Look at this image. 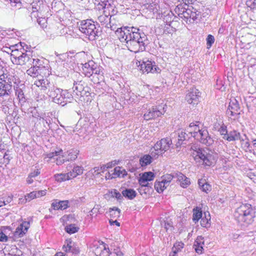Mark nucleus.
Masks as SVG:
<instances>
[{
  "mask_svg": "<svg viewBox=\"0 0 256 256\" xmlns=\"http://www.w3.org/2000/svg\"><path fill=\"white\" fill-rule=\"evenodd\" d=\"M116 34L128 49L135 53L144 52L148 44L147 36L139 28L131 27L118 28Z\"/></svg>",
  "mask_w": 256,
  "mask_h": 256,
  "instance_id": "f257e3e1",
  "label": "nucleus"
},
{
  "mask_svg": "<svg viewBox=\"0 0 256 256\" xmlns=\"http://www.w3.org/2000/svg\"><path fill=\"white\" fill-rule=\"evenodd\" d=\"M255 212L252 205L249 204H242L234 212L235 220L241 225L247 226L254 221Z\"/></svg>",
  "mask_w": 256,
  "mask_h": 256,
  "instance_id": "f03ea898",
  "label": "nucleus"
},
{
  "mask_svg": "<svg viewBox=\"0 0 256 256\" xmlns=\"http://www.w3.org/2000/svg\"><path fill=\"white\" fill-rule=\"evenodd\" d=\"M46 94L52 102L62 106L70 102L73 99L72 95L67 90H64L54 86L46 92Z\"/></svg>",
  "mask_w": 256,
  "mask_h": 256,
  "instance_id": "7ed1b4c3",
  "label": "nucleus"
},
{
  "mask_svg": "<svg viewBox=\"0 0 256 256\" xmlns=\"http://www.w3.org/2000/svg\"><path fill=\"white\" fill-rule=\"evenodd\" d=\"M12 62L14 64L20 66H27L32 64V56L30 51L26 50L24 48H21L20 50H14L12 51Z\"/></svg>",
  "mask_w": 256,
  "mask_h": 256,
  "instance_id": "20e7f679",
  "label": "nucleus"
},
{
  "mask_svg": "<svg viewBox=\"0 0 256 256\" xmlns=\"http://www.w3.org/2000/svg\"><path fill=\"white\" fill-rule=\"evenodd\" d=\"M18 82V77L8 74L0 78V96H10L12 92V86Z\"/></svg>",
  "mask_w": 256,
  "mask_h": 256,
  "instance_id": "39448f33",
  "label": "nucleus"
},
{
  "mask_svg": "<svg viewBox=\"0 0 256 256\" xmlns=\"http://www.w3.org/2000/svg\"><path fill=\"white\" fill-rule=\"evenodd\" d=\"M190 151L195 160H202L206 166H210L214 164V156L210 153L208 149L204 150L197 146H193L191 147Z\"/></svg>",
  "mask_w": 256,
  "mask_h": 256,
  "instance_id": "423d86ee",
  "label": "nucleus"
},
{
  "mask_svg": "<svg viewBox=\"0 0 256 256\" xmlns=\"http://www.w3.org/2000/svg\"><path fill=\"white\" fill-rule=\"evenodd\" d=\"M80 30L90 40H94L98 36V30L95 23L91 20H82L79 26Z\"/></svg>",
  "mask_w": 256,
  "mask_h": 256,
  "instance_id": "0eeeda50",
  "label": "nucleus"
},
{
  "mask_svg": "<svg viewBox=\"0 0 256 256\" xmlns=\"http://www.w3.org/2000/svg\"><path fill=\"white\" fill-rule=\"evenodd\" d=\"M165 112L164 106H152L144 114V118L145 120H148L161 116Z\"/></svg>",
  "mask_w": 256,
  "mask_h": 256,
  "instance_id": "6e6552de",
  "label": "nucleus"
},
{
  "mask_svg": "<svg viewBox=\"0 0 256 256\" xmlns=\"http://www.w3.org/2000/svg\"><path fill=\"white\" fill-rule=\"evenodd\" d=\"M240 107L237 100L234 98L230 100L229 106L226 110L228 116L238 118L240 114Z\"/></svg>",
  "mask_w": 256,
  "mask_h": 256,
  "instance_id": "1a4fd4ad",
  "label": "nucleus"
},
{
  "mask_svg": "<svg viewBox=\"0 0 256 256\" xmlns=\"http://www.w3.org/2000/svg\"><path fill=\"white\" fill-rule=\"evenodd\" d=\"M200 96V92L196 88H192L186 94V100L190 104H198Z\"/></svg>",
  "mask_w": 256,
  "mask_h": 256,
  "instance_id": "9d476101",
  "label": "nucleus"
},
{
  "mask_svg": "<svg viewBox=\"0 0 256 256\" xmlns=\"http://www.w3.org/2000/svg\"><path fill=\"white\" fill-rule=\"evenodd\" d=\"M195 139L208 146L212 145L214 142L213 138L210 136L208 130L205 129L201 130Z\"/></svg>",
  "mask_w": 256,
  "mask_h": 256,
  "instance_id": "9b49d317",
  "label": "nucleus"
},
{
  "mask_svg": "<svg viewBox=\"0 0 256 256\" xmlns=\"http://www.w3.org/2000/svg\"><path fill=\"white\" fill-rule=\"evenodd\" d=\"M30 222L24 221L21 223L18 227L16 228L15 232L14 233V236L16 238H20L24 236L28 232L30 228Z\"/></svg>",
  "mask_w": 256,
  "mask_h": 256,
  "instance_id": "f8f14e48",
  "label": "nucleus"
},
{
  "mask_svg": "<svg viewBox=\"0 0 256 256\" xmlns=\"http://www.w3.org/2000/svg\"><path fill=\"white\" fill-rule=\"evenodd\" d=\"M172 144V140L170 138H162L154 144V148L160 150L163 153L168 150Z\"/></svg>",
  "mask_w": 256,
  "mask_h": 256,
  "instance_id": "ddd939ff",
  "label": "nucleus"
},
{
  "mask_svg": "<svg viewBox=\"0 0 256 256\" xmlns=\"http://www.w3.org/2000/svg\"><path fill=\"white\" fill-rule=\"evenodd\" d=\"M12 88L15 90L16 96H17L19 101L24 102L26 100V98L23 90V89L24 88V84H20V80L18 78V82L16 84H14L12 86Z\"/></svg>",
  "mask_w": 256,
  "mask_h": 256,
  "instance_id": "4468645a",
  "label": "nucleus"
},
{
  "mask_svg": "<svg viewBox=\"0 0 256 256\" xmlns=\"http://www.w3.org/2000/svg\"><path fill=\"white\" fill-rule=\"evenodd\" d=\"M34 84L40 88V90H43L46 94L48 90H50L52 89V86H54L48 80L44 78L36 80L34 82Z\"/></svg>",
  "mask_w": 256,
  "mask_h": 256,
  "instance_id": "2eb2a0df",
  "label": "nucleus"
},
{
  "mask_svg": "<svg viewBox=\"0 0 256 256\" xmlns=\"http://www.w3.org/2000/svg\"><path fill=\"white\" fill-rule=\"evenodd\" d=\"M96 66V64L93 60H89L88 62L82 64V73L85 76L90 78L93 76L94 68Z\"/></svg>",
  "mask_w": 256,
  "mask_h": 256,
  "instance_id": "dca6fc26",
  "label": "nucleus"
},
{
  "mask_svg": "<svg viewBox=\"0 0 256 256\" xmlns=\"http://www.w3.org/2000/svg\"><path fill=\"white\" fill-rule=\"evenodd\" d=\"M198 122H196V123H191L190 124L188 128L186 130V132L188 133V134L193 136L194 138H196L198 134L201 132V130L202 128L200 129L198 124Z\"/></svg>",
  "mask_w": 256,
  "mask_h": 256,
  "instance_id": "f3484780",
  "label": "nucleus"
},
{
  "mask_svg": "<svg viewBox=\"0 0 256 256\" xmlns=\"http://www.w3.org/2000/svg\"><path fill=\"white\" fill-rule=\"evenodd\" d=\"M174 136H177L178 142L176 145L177 147L180 146L182 144L183 142L188 140L190 138V134H187L185 131L180 130L177 133L174 134Z\"/></svg>",
  "mask_w": 256,
  "mask_h": 256,
  "instance_id": "a211bd4d",
  "label": "nucleus"
},
{
  "mask_svg": "<svg viewBox=\"0 0 256 256\" xmlns=\"http://www.w3.org/2000/svg\"><path fill=\"white\" fill-rule=\"evenodd\" d=\"M79 150L76 149H71L62 154L63 158H66V161L74 160L78 157Z\"/></svg>",
  "mask_w": 256,
  "mask_h": 256,
  "instance_id": "6ab92c4d",
  "label": "nucleus"
},
{
  "mask_svg": "<svg viewBox=\"0 0 256 256\" xmlns=\"http://www.w3.org/2000/svg\"><path fill=\"white\" fill-rule=\"evenodd\" d=\"M223 138L229 142L235 141L240 139V134L238 132L233 130L228 133V134L224 136Z\"/></svg>",
  "mask_w": 256,
  "mask_h": 256,
  "instance_id": "aec40b11",
  "label": "nucleus"
},
{
  "mask_svg": "<svg viewBox=\"0 0 256 256\" xmlns=\"http://www.w3.org/2000/svg\"><path fill=\"white\" fill-rule=\"evenodd\" d=\"M10 232H11V228L9 226H4L0 229V242H6L8 240Z\"/></svg>",
  "mask_w": 256,
  "mask_h": 256,
  "instance_id": "412c9836",
  "label": "nucleus"
},
{
  "mask_svg": "<svg viewBox=\"0 0 256 256\" xmlns=\"http://www.w3.org/2000/svg\"><path fill=\"white\" fill-rule=\"evenodd\" d=\"M140 69L143 73H148L150 72H152L154 71L152 62L150 60L143 62L140 64Z\"/></svg>",
  "mask_w": 256,
  "mask_h": 256,
  "instance_id": "4be33fe9",
  "label": "nucleus"
},
{
  "mask_svg": "<svg viewBox=\"0 0 256 256\" xmlns=\"http://www.w3.org/2000/svg\"><path fill=\"white\" fill-rule=\"evenodd\" d=\"M113 174L114 175L115 178H124L127 175L126 171L122 167L116 166L113 170Z\"/></svg>",
  "mask_w": 256,
  "mask_h": 256,
  "instance_id": "5701e85b",
  "label": "nucleus"
},
{
  "mask_svg": "<svg viewBox=\"0 0 256 256\" xmlns=\"http://www.w3.org/2000/svg\"><path fill=\"white\" fill-rule=\"evenodd\" d=\"M84 82L80 80V81H74V86L73 89L74 91H76V94L77 95H80V94H82V92L84 90Z\"/></svg>",
  "mask_w": 256,
  "mask_h": 256,
  "instance_id": "b1692460",
  "label": "nucleus"
},
{
  "mask_svg": "<svg viewBox=\"0 0 256 256\" xmlns=\"http://www.w3.org/2000/svg\"><path fill=\"white\" fill-rule=\"evenodd\" d=\"M122 196L129 200L134 199L136 195V191L132 189L126 188L122 192Z\"/></svg>",
  "mask_w": 256,
  "mask_h": 256,
  "instance_id": "393cba45",
  "label": "nucleus"
},
{
  "mask_svg": "<svg viewBox=\"0 0 256 256\" xmlns=\"http://www.w3.org/2000/svg\"><path fill=\"white\" fill-rule=\"evenodd\" d=\"M168 186L162 178L161 181H156L154 184L155 189L159 193L162 192Z\"/></svg>",
  "mask_w": 256,
  "mask_h": 256,
  "instance_id": "a878e982",
  "label": "nucleus"
},
{
  "mask_svg": "<svg viewBox=\"0 0 256 256\" xmlns=\"http://www.w3.org/2000/svg\"><path fill=\"white\" fill-rule=\"evenodd\" d=\"M202 213L201 209L196 207L193 210L192 220L196 223L202 218Z\"/></svg>",
  "mask_w": 256,
  "mask_h": 256,
  "instance_id": "bb28decb",
  "label": "nucleus"
},
{
  "mask_svg": "<svg viewBox=\"0 0 256 256\" xmlns=\"http://www.w3.org/2000/svg\"><path fill=\"white\" fill-rule=\"evenodd\" d=\"M191 12H190V17L189 23H193L198 20V16L200 14V12L198 11L196 8H194L191 6Z\"/></svg>",
  "mask_w": 256,
  "mask_h": 256,
  "instance_id": "cd10ccee",
  "label": "nucleus"
},
{
  "mask_svg": "<svg viewBox=\"0 0 256 256\" xmlns=\"http://www.w3.org/2000/svg\"><path fill=\"white\" fill-rule=\"evenodd\" d=\"M108 212L110 218H117L120 216V210L116 207L110 208Z\"/></svg>",
  "mask_w": 256,
  "mask_h": 256,
  "instance_id": "c85d7f7f",
  "label": "nucleus"
},
{
  "mask_svg": "<svg viewBox=\"0 0 256 256\" xmlns=\"http://www.w3.org/2000/svg\"><path fill=\"white\" fill-rule=\"evenodd\" d=\"M188 5L189 4H187L186 6V8L180 18L184 19L186 23H188L190 17V12H191V6Z\"/></svg>",
  "mask_w": 256,
  "mask_h": 256,
  "instance_id": "c756f323",
  "label": "nucleus"
},
{
  "mask_svg": "<svg viewBox=\"0 0 256 256\" xmlns=\"http://www.w3.org/2000/svg\"><path fill=\"white\" fill-rule=\"evenodd\" d=\"M152 158L151 156L146 154L140 158V163L142 166H147L151 163Z\"/></svg>",
  "mask_w": 256,
  "mask_h": 256,
  "instance_id": "7c9ffc66",
  "label": "nucleus"
},
{
  "mask_svg": "<svg viewBox=\"0 0 256 256\" xmlns=\"http://www.w3.org/2000/svg\"><path fill=\"white\" fill-rule=\"evenodd\" d=\"M40 70L39 68L31 66V67L26 70V74L31 76L36 77L40 74Z\"/></svg>",
  "mask_w": 256,
  "mask_h": 256,
  "instance_id": "2f4dec72",
  "label": "nucleus"
},
{
  "mask_svg": "<svg viewBox=\"0 0 256 256\" xmlns=\"http://www.w3.org/2000/svg\"><path fill=\"white\" fill-rule=\"evenodd\" d=\"M28 112L33 118L38 119L41 117L42 113L40 112L36 107H31L28 110Z\"/></svg>",
  "mask_w": 256,
  "mask_h": 256,
  "instance_id": "473e14b6",
  "label": "nucleus"
},
{
  "mask_svg": "<svg viewBox=\"0 0 256 256\" xmlns=\"http://www.w3.org/2000/svg\"><path fill=\"white\" fill-rule=\"evenodd\" d=\"M140 178L144 180L150 182L154 180V174L151 172H145L142 174V176Z\"/></svg>",
  "mask_w": 256,
  "mask_h": 256,
  "instance_id": "72a5a7b5",
  "label": "nucleus"
},
{
  "mask_svg": "<svg viewBox=\"0 0 256 256\" xmlns=\"http://www.w3.org/2000/svg\"><path fill=\"white\" fill-rule=\"evenodd\" d=\"M101 248H103V250L100 252H99L97 250L96 252V254L98 256H109L108 248H106V246L103 244H102Z\"/></svg>",
  "mask_w": 256,
  "mask_h": 256,
  "instance_id": "f704fd0d",
  "label": "nucleus"
},
{
  "mask_svg": "<svg viewBox=\"0 0 256 256\" xmlns=\"http://www.w3.org/2000/svg\"><path fill=\"white\" fill-rule=\"evenodd\" d=\"M186 7V6H184V4H180L176 7L174 9L175 12L178 16L180 18H181L184 10H185Z\"/></svg>",
  "mask_w": 256,
  "mask_h": 256,
  "instance_id": "c9c22d12",
  "label": "nucleus"
},
{
  "mask_svg": "<svg viewBox=\"0 0 256 256\" xmlns=\"http://www.w3.org/2000/svg\"><path fill=\"white\" fill-rule=\"evenodd\" d=\"M44 62L42 60H41L38 58H35L32 57V64H29L30 66H32L34 67H37V68H39L40 70H41V66H42Z\"/></svg>",
  "mask_w": 256,
  "mask_h": 256,
  "instance_id": "e433bc0d",
  "label": "nucleus"
},
{
  "mask_svg": "<svg viewBox=\"0 0 256 256\" xmlns=\"http://www.w3.org/2000/svg\"><path fill=\"white\" fill-rule=\"evenodd\" d=\"M55 179L56 181L62 182L66 180H68V175L67 174H58L54 175Z\"/></svg>",
  "mask_w": 256,
  "mask_h": 256,
  "instance_id": "4c0bfd02",
  "label": "nucleus"
},
{
  "mask_svg": "<svg viewBox=\"0 0 256 256\" xmlns=\"http://www.w3.org/2000/svg\"><path fill=\"white\" fill-rule=\"evenodd\" d=\"M79 228L75 226L74 224H70L67 226L66 228V231L70 234H74L77 232Z\"/></svg>",
  "mask_w": 256,
  "mask_h": 256,
  "instance_id": "58836bf2",
  "label": "nucleus"
},
{
  "mask_svg": "<svg viewBox=\"0 0 256 256\" xmlns=\"http://www.w3.org/2000/svg\"><path fill=\"white\" fill-rule=\"evenodd\" d=\"M204 218H202L200 220V225L202 227H207L208 224H210L209 222L210 220V214H208V216L207 217L206 212H204Z\"/></svg>",
  "mask_w": 256,
  "mask_h": 256,
  "instance_id": "ea45409f",
  "label": "nucleus"
},
{
  "mask_svg": "<svg viewBox=\"0 0 256 256\" xmlns=\"http://www.w3.org/2000/svg\"><path fill=\"white\" fill-rule=\"evenodd\" d=\"M162 178L164 180V182H165L166 184L168 186L170 184V182L173 178H174V173L172 174H167L164 176Z\"/></svg>",
  "mask_w": 256,
  "mask_h": 256,
  "instance_id": "a19ab883",
  "label": "nucleus"
},
{
  "mask_svg": "<svg viewBox=\"0 0 256 256\" xmlns=\"http://www.w3.org/2000/svg\"><path fill=\"white\" fill-rule=\"evenodd\" d=\"M106 169V167L105 165L103 164L100 166H96L92 170V173L94 174H98L100 172H104Z\"/></svg>",
  "mask_w": 256,
  "mask_h": 256,
  "instance_id": "79ce46f5",
  "label": "nucleus"
},
{
  "mask_svg": "<svg viewBox=\"0 0 256 256\" xmlns=\"http://www.w3.org/2000/svg\"><path fill=\"white\" fill-rule=\"evenodd\" d=\"M163 152L159 149L156 150L154 148V146L150 150V155L152 158H156L160 154H162Z\"/></svg>",
  "mask_w": 256,
  "mask_h": 256,
  "instance_id": "37998d69",
  "label": "nucleus"
},
{
  "mask_svg": "<svg viewBox=\"0 0 256 256\" xmlns=\"http://www.w3.org/2000/svg\"><path fill=\"white\" fill-rule=\"evenodd\" d=\"M206 45L207 48H210L214 43L215 39L213 36L211 34H208L206 38Z\"/></svg>",
  "mask_w": 256,
  "mask_h": 256,
  "instance_id": "c03bdc74",
  "label": "nucleus"
},
{
  "mask_svg": "<svg viewBox=\"0 0 256 256\" xmlns=\"http://www.w3.org/2000/svg\"><path fill=\"white\" fill-rule=\"evenodd\" d=\"M46 97L44 94H38L36 98V100L39 102L40 104H42L46 100Z\"/></svg>",
  "mask_w": 256,
  "mask_h": 256,
  "instance_id": "a18cd8bd",
  "label": "nucleus"
},
{
  "mask_svg": "<svg viewBox=\"0 0 256 256\" xmlns=\"http://www.w3.org/2000/svg\"><path fill=\"white\" fill-rule=\"evenodd\" d=\"M36 198V193L35 192V191L32 192H30V194H27L25 196V202H30L32 200L34 199V198Z\"/></svg>",
  "mask_w": 256,
  "mask_h": 256,
  "instance_id": "49530a36",
  "label": "nucleus"
},
{
  "mask_svg": "<svg viewBox=\"0 0 256 256\" xmlns=\"http://www.w3.org/2000/svg\"><path fill=\"white\" fill-rule=\"evenodd\" d=\"M111 194L112 197H115L118 200H120L123 198V196L116 190H113L111 192Z\"/></svg>",
  "mask_w": 256,
  "mask_h": 256,
  "instance_id": "de8ad7c7",
  "label": "nucleus"
},
{
  "mask_svg": "<svg viewBox=\"0 0 256 256\" xmlns=\"http://www.w3.org/2000/svg\"><path fill=\"white\" fill-rule=\"evenodd\" d=\"M184 244L182 242H178L176 243L172 248V252L176 251V252H178L182 248H183Z\"/></svg>",
  "mask_w": 256,
  "mask_h": 256,
  "instance_id": "09e8293b",
  "label": "nucleus"
},
{
  "mask_svg": "<svg viewBox=\"0 0 256 256\" xmlns=\"http://www.w3.org/2000/svg\"><path fill=\"white\" fill-rule=\"evenodd\" d=\"M204 244V238L202 236H198L195 240L194 246H203Z\"/></svg>",
  "mask_w": 256,
  "mask_h": 256,
  "instance_id": "8fccbe9b",
  "label": "nucleus"
},
{
  "mask_svg": "<svg viewBox=\"0 0 256 256\" xmlns=\"http://www.w3.org/2000/svg\"><path fill=\"white\" fill-rule=\"evenodd\" d=\"M185 176H186L181 172H178L174 173V178H176L177 180L180 182V184L183 182Z\"/></svg>",
  "mask_w": 256,
  "mask_h": 256,
  "instance_id": "3c124183",
  "label": "nucleus"
},
{
  "mask_svg": "<svg viewBox=\"0 0 256 256\" xmlns=\"http://www.w3.org/2000/svg\"><path fill=\"white\" fill-rule=\"evenodd\" d=\"M185 176H186L181 172H178L174 173V178H176L177 180L180 182V184L183 182Z\"/></svg>",
  "mask_w": 256,
  "mask_h": 256,
  "instance_id": "603ef678",
  "label": "nucleus"
},
{
  "mask_svg": "<svg viewBox=\"0 0 256 256\" xmlns=\"http://www.w3.org/2000/svg\"><path fill=\"white\" fill-rule=\"evenodd\" d=\"M185 176H186L181 172H178L174 173V178H176L177 180L180 182V184L183 182Z\"/></svg>",
  "mask_w": 256,
  "mask_h": 256,
  "instance_id": "864d4df0",
  "label": "nucleus"
},
{
  "mask_svg": "<svg viewBox=\"0 0 256 256\" xmlns=\"http://www.w3.org/2000/svg\"><path fill=\"white\" fill-rule=\"evenodd\" d=\"M109 18L106 15H101L98 17V20L102 25L108 22Z\"/></svg>",
  "mask_w": 256,
  "mask_h": 256,
  "instance_id": "5fc2aeb1",
  "label": "nucleus"
},
{
  "mask_svg": "<svg viewBox=\"0 0 256 256\" xmlns=\"http://www.w3.org/2000/svg\"><path fill=\"white\" fill-rule=\"evenodd\" d=\"M52 207L54 210H60L61 206L60 200H54L52 204Z\"/></svg>",
  "mask_w": 256,
  "mask_h": 256,
  "instance_id": "6e6d98bb",
  "label": "nucleus"
},
{
  "mask_svg": "<svg viewBox=\"0 0 256 256\" xmlns=\"http://www.w3.org/2000/svg\"><path fill=\"white\" fill-rule=\"evenodd\" d=\"M71 242L70 244H68L66 246L64 245L62 247L63 250L66 252H72L74 254L75 252L74 251V248L70 245Z\"/></svg>",
  "mask_w": 256,
  "mask_h": 256,
  "instance_id": "4d7b16f0",
  "label": "nucleus"
},
{
  "mask_svg": "<svg viewBox=\"0 0 256 256\" xmlns=\"http://www.w3.org/2000/svg\"><path fill=\"white\" fill-rule=\"evenodd\" d=\"M138 183L140 185V187L151 188L150 184L148 183V182L140 178L138 180Z\"/></svg>",
  "mask_w": 256,
  "mask_h": 256,
  "instance_id": "13d9d810",
  "label": "nucleus"
},
{
  "mask_svg": "<svg viewBox=\"0 0 256 256\" xmlns=\"http://www.w3.org/2000/svg\"><path fill=\"white\" fill-rule=\"evenodd\" d=\"M102 72L100 66L96 64V66L94 68L93 75L94 76H102Z\"/></svg>",
  "mask_w": 256,
  "mask_h": 256,
  "instance_id": "bf43d9fd",
  "label": "nucleus"
},
{
  "mask_svg": "<svg viewBox=\"0 0 256 256\" xmlns=\"http://www.w3.org/2000/svg\"><path fill=\"white\" fill-rule=\"evenodd\" d=\"M246 5L251 8H256V0H246Z\"/></svg>",
  "mask_w": 256,
  "mask_h": 256,
  "instance_id": "052dcab7",
  "label": "nucleus"
},
{
  "mask_svg": "<svg viewBox=\"0 0 256 256\" xmlns=\"http://www.w3.org/2000/svg\"><path fill=\"white\" fill-rule=\"evenodd\" d=\"M62 152V150H60L59 151H55L54 152H50L48 154V157L50 158H54L56 156H60Z\"/></svg>",
  "mask_w": 256,
  "mask_h": 256,
  "instance_id": "680f3d73",
  "label": "nucleus"
},
{
  "mask_svg": "<svg viewBox=\"0 0 256 256\" xmlns=\"http://www.w3.org/2000/svg\"><path fill=\"white\" fill-rule=\"evenodd\" d=\"M41 116V117H39L38 119L40 120H42V122H45L46 124L49 126L50 124V118H47V117L46 116L45 114L42 113Z\"/></svg>",
  "mask_w": 256,
  "mask_h": 256,
  "instance_id": "e2e57ef3",
  "label": "nucleus"
},
{
  "mask_svg": "<svg viewBox=\"0 0 256 256\" xmlns=\"http://www.w3.org/2000/svg\"><path fill=\"white\" fill-rule=\"evenodd\" d=\"M74 169L77 176L82 174L83 172L84 169L82 166H76L74 168Z\"/></svg>",
  "mask_w": 256,
  "mask_h": 256,
  "instance_id": "0e129e2a",
  "label": "nucleus"
},
{
  "mask_svg": "<svg viewBox=\"0 0 256 256\" xmlns=\"http://www.w3.org/2000/svg\"><path fill=\"white\" fill-rule=\"evenodd\" d=\"M60 210H64L66 209L68 206L69 202L68 200H60Z\"/></svg>",
  "mask_w": 256,
  "mask_h": 256,
  "instance_id": "69168bd1",
  "label": "nucleus"
},
{
  "mask_svg": "<svg viewBox=\"0 0 256 256\" xmlns=\"http://www.w3.org/2000/svg\"><path fill=\"white\" fill-rule=\"evenodd\" d=\"M90 89V88L88 86H84V90H82V94L81 93L80 94V96H88L90 94V92H89Z\"/></svg>",
  "mask_w": 256,
  "mask_h": 256,
  "instance_id": "338daca9",
  "label": "nucleus"
},
{
  "mask_svg": "<svg viewBox=\"0 0 256 256\" xmlns=\"http://www.w3.org/2000/svg\"><path fill=\"white\" fill-rule=\"evenodd\" d=\"M218 132L222 135H224V136H225V135L228 134L226 126L224 125L222 126L220 128Z\"/></svg>",
  "mask_w": 256,
  "mask_h": 256,
  "instance_id": "774afa93",
  "label": "nucleus"
}]
</instances>
